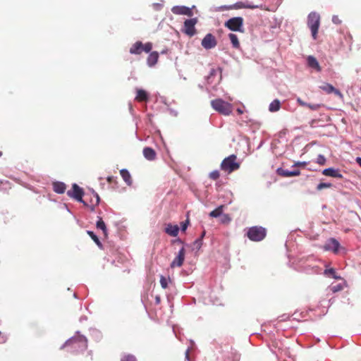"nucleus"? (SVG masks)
Wrapping results in <instances>:
<instances>
[{
  "mask_svg": "<svg viewBox=\"0 0 361 361\" xmlns=\"http://www.w3.org/2000/svg\"><path fill=\"white\" fill-rule=\"evenodd\" d=\"M307 107H308L311 110L316 111V110L319 109V108L321 107V104H308Z\"/></svg>",
  "mask_w": 361,
  "mask_h": 361,
  "instance_id": "38",
  "label": "nucleus"
},
{
  "mask_svg": "<svg viewBox=\"0 0 361 361\" xmlns=\"http://www.w3.org/2000/svg\"><path fill=\"white\" fill-rule=\"evenodd\" d=\"M87 234L90 235V237L94 240V242L99 247H102V243L100 242L99 238L97 237V235L93 232V231H87Z\"/></svg>",
  "mask_w": 361,
  "mask_h": 361,
  "instance_id": "29",
  "label": "nucleus"
},
{
  "mask_svg": "<svg viewBox=\"0 0 361 361\" xmlns=\"http://www.w3.org/2000/svg\"><path fill=\"white\" fill-rule=\"evenodd\" d=\"M356 161L358 163L359 166L361 167V159H356Z\"/></svg>",
  "mask_w": 361,
  "mask_h": 361,
  "instance_id": "51",
  "label": "nucleus"
},
{
  "mask_svg": "<svg viewBox=\"0 0 361 361\" xmlns=\"http://www.w3.org/2000/svg\"><path fill=\"white\" fill-rule=\"evenodd\" d=\"M188 225H189V220L188 219H187L185 221H183L181 223V231H185L187 229Z\"/></svg>",
  "mask_w": 361,
  "mask_h": 361,
  "instance_id": "39",
  "label": "nucleus"
},
{
  "mask_svg": "<svg viewBox=\"0 0 361 361\" xmlns=\"http://www.w3.org/2000/svg\"><path fill=\"white\" fill-rule=\"evenodd\" d=\"M185 359L188 360V361L190 360V357H189V349H188L185 352Z\"/></svg>",
  "mask_w": 361,
  "mask_h": 361,
  "instance_id": "44",
  "label": "nucleus"
},
{
  "mask_svg": "<svg viewBox=\"0 0 361 361\" xmlns=\"http://www.w3.org/2000/svg\"><path fill=\"white\" fill-rule=\"evenodd\" d=\"M179 228L177 225L168 224L165 232L171 236L176 237L178 234Z\"/></svg>",
  "mask_w": 361,
  "mask_h": 361,
  "instance_id": "18",
  "label": "nucleus"
},
{
  "mask_svg": "<svg viewBox=\"0 0 361 361\" xmlns=\"http://www.w3.org/2000/svg\"><path fill=\"white\" fill-rule=\"evenodd\" d=\"M307 25L311 30L313 39H316L320 25V16L316 12H311L307 17Z\"/></svg>",
  "mask_w": 361,
  "mask_h": 361,
  "instance_id": "4",
  "label": "nucleus"
},
{
  "mask_svg": "<svg viewBox=\"0 0 361 361\" xmlns=\"http://www.w3.org/2000/svg\"><path fill=\"white\" fill-rule=\"evenodd\" d=\"M212 107L218 113L228 116L233 111V105L222 99H216L211 101Z\"/></svg>",
  "mask_w": 361,
  "mask_h": 361,
  "instance_id": "3",
  "label": "nucleus"
},
{
  "mask_svg": "<svg viewBox=\"0 0 361 361\" xmlns=\"http://www.w3.org/2000/svg\"><path fill=\"white\" fill-rule=\"evenodd\" d=\"M91 209H92V210H94V206H92V207H91Z\"/></svg>",
  "mask_w": 361,
  "mask_h": 361,
  "instance_id": "55",
  "label": "nucleus"
},
{
  "mask_svg": "<svg viewBox=\"0 0 361 361\" xmlns=\"http://www.w3.org/2000/svg\"><path fill=\"white\" fill-rule=\"evenodd\" d=\"M322 174L326 176H330L333 178H342L343 175L341 173L338 169H336L334 168H327L322 171Z\"/></svg>",
  "mask_w": 361,
  "mask_h": 361,
  "instance_id": "15",
  "label": "nucleus"
},
{
  "mask_svg": "<svg viewBox=\"0 0 361 361\" xmlns=\"http://www.w3.org/2000/svg\"><path fill=\"white\" fill-rule=\"evenodd\" d=\"M201 44L205 49H211L216 46L217 41L212 34L208 33L202 39Z\"/></svg>",
  "mask_w": 361,
  "mask_h": 361,
  "instance_id": "10",
  "label": "nucleus"
},
{
  "mask_svg": "<svg viewBox=\"0 0 361 361\" xmlns=\"http://www.w3.org/2000/svg\"><path fill=\"white\" fill-rule=\"evenodd\" d=\"M243 18L242 17H234L225 23V26L231 31L243 32Z\"/></svg>",
  "mask_w": 361,
  "mask_h": 361,
  "instance_id": "7",
  "label": "nucleus"
},
{
  "mask_svg": "<svg viewBox=\"0 0 361 361\" xmlns=\"http://www.w3.org/2000/svg\"><path fill=\"white\" fill-rule=\"evenodd\" d=\"M229 39L232 43V45L234 48L238 49L240 47V42L238 41V38L236 35L230 33L228 35Z\"/></svg>",
  "mask_w": 361,
  "mask_h": 361,
  "instance_id": "27",
  "label": "nucleus"
},
{
  "mask_svg": "<svg viewBox=\"0 0 361 361\" xmlns=\"http://www.w3.org/2000/svg\"><path fill=\"white\" fill-rule=\"evenodd\" d=\"M332 21L335 24H341V20L339 19L338 16H333Z\"/></svg>",
  "mask_w": 361,
  "mask_h": 361,
  "instance_id": "40",
  "label": "nucleus"
},
{
  "mask_svg": "<svg viewBox=\"0 0 361 361\" xmlns=\"http://www.w3.org/2000/svg\"><path fill=\"white\" fill-rule=\"evenodd\" d=\"M319 88L326 92L327 94L334 93L335 95L338 96L340 98L343 97V94L340 90L336 89L332 85L329 83H324L319 86Z\"/></svg>",
  "mask_w": 361,
  "mask_h": 361,
  "instance_id": "13",
  "label": "nucleus"
},
{
  "mask_svg": "<svg viewBox=\"0 0 361 361\" xmlns=\"http://www.w3.org/2000/svg\"><path fill=\"white\" fill-rule=\"evenodd\" d=\"M325 160L326 159H318L317 163H319V164H322L324 162Z\"/></svg>",
  "mask_w": 361,
  "mask_h": 361,
  "instance_id": "46",
  "label": "nucleus"
},
{
  "mask_svg": "<svg viewBox=\"0 0 361 361\" xmlns=\"http://www.w3.org/2000/svg\"><path fill=\"white\" fill-rule=\"evenodd\" d=\"M67 195L68 197L84 204V205H87V204L82 200V196L84 195L83 190L76 183L73 184L72 190H68Z\"/></svg>",
  "mask_w": 361,
  "mask_h": 361,
  "instance_id": "6",
  "label": "nucleus"
},
{
  "mask_svg": "<svg viewBox=\"0 0 361 361\" xmlns=\"http://www.w3.org/2000/svg\"><path fill=\"white\" fill-rule=\"evenodd\" d=\"M121 361H137V360L134 355L128 354L123 355L121 357Z\"/></svg>",
  "mask_w": 361,
  "mask_h": 361,
  "instance_id": "32",
  "label": "nucleus"
},
{
  "mask_svg": "<svg viewBox=\"0 0 361 361\" xmlns=\"http://www.w3.org/2000/svg\"><path fill=\"white\" fill-rule=\"evenodd\" d=\"M227 158H231V159L236 158V156L234 154H232V155L228 156Z\"/></svg>",
  "mask_w": 361,
  "mask_h": 361,
  "instance_id": "50",
  "label": "nucleus"
},
{
  "mask_svg": "<svg viewBox=\"0 0 361 361\" xmlns=\"http://www.w3.org/2000/svg\"><path fill=\"white\" fill-rule=\"evenodd\" d=\"M333 185L331 183H320L317 185V190H322L323 189L331 188Z\"/></svg>",
  "mask_w": 361,
  "mask_h": 361,
  "instance_id": "31",
  "label": "nucleus"
},
{
  "mask_svg": "<svg viewBox=\"0 0 361 361\" xmlns=\"http://www.w3.org/2000/svg\"><path fill=\"white\" fill-rule=\"evenodd\" d=\"M202 245V240L201 238L196 239L193 243V249L199 250Z\"/></svg>",
  "mask_w": 361,
  "mask_h": 361,
  "instance_id": "34",
  "label": "nucleus"
},
{
  "mask_svg": "<svg viewBox=\"0 0 361 361\" xmlns=\"http://www.w3.org/2000/svg\"><path fill=\"white\" fill-rule=\"evenodd\" d=\"M224 205H220L209 213V216L212 218H217L221 216L223 212Z\"/></svg>",
  "mask_w": 361,
  "mask_h": 361,
  "instance_id": "25",
  "label": "nucleus"
},
{
  "mask_svg": "<svg viewBox=\"0 0 361 361\" xmlns=\"http://www.w3.org/2000/svg\"><path fill=\"white\" fill-rule=\"evenodd\" d=\"M219 176V172L217 170H214L209 173V178L212 180L218 179Z\"/></svg>",
  "mask_w": 361,
  "mask_h": 361,
  "instance_id": "35",
  "label": "nucleus"
},
{
  "mask_svg": "<svg viewBox=\"0 0 361 361\" xmlns=\"http://www.w3.org/2000/svg\"><path fill=\"white\" fill-rule=\"evenodd\" d=\"M280 108H281V102L278 99H276L274 101H272L269 106V110L271 112L278 111L280 109Z\"/></svg>",
  "mask_w": 361,
  "mask_h": 361,
  "instance_id": "24",
  "label": "nucleus"
},
{
  "mask_svg": "<svg viewBox=\"0 0 361 361\" xmlns=\"http://www.w3.org/2000/svg\"><path fill=\"white\" fill-rule=\"evenodd\" d=\"M339 247V242L334 238H329L323 246L324 250L332 251L334 253H338Z\"/></svg>",
  "mask_w": 361,
  "mask_h": 361,
  "instance_id": "11",
  "label": "nucleus"
},
{
  "mask_svg": "<svg viewBox=\"0 0 361 361\" xmlns=\"http://www.w3.org/2000/svg\"><path fill=\"white\" fill-rule=\"evenodd\" d=\"M177 241H178V243H183V242H182V240H180V239H178V240H177Z\"/></svg>",
  "mask_w": 361,
  "mask_h": 361,
  "instance_id": "54",
  "label": "nucleus"
},
{
  "mask_svg": "<svg viewBox=\"0 0 361 361\" xmlns=\"http://www.w3.org/2000/svg\"><path fill=\"white\" fill-rule=\"evenodd\" d=\"M197 23L196 18L185 20L183 32L187 35L192 37L196 33L195 25Z\"/></svg>",
  "mask_w": 361,
  "mask_h": 361,
  "instance_id": "8",
  "label": "nucleus"
},
{
  "mask_svg": "<svg viewBox=\"0 0 361 361\" xmlns=\"http://www.w3.org/2000/svg\"><path fill=\"white\" fill-rule=\"evenodd\" d=\"M297 101H298V104H299L300 106H306V107H307V104H308L307 103H306V102H303V101H302V99H298V100H297Z\"/></svg>",
  "mask_w": 361,
  "mask_h": 361,
  "instance_id": "42",
  "label": "nucleus"
},
{
  "mask_svg": "<svg viewBox=\"0 0 361 361\" xmlns=\"http://www.w3.org/2000/svg\"><path fill=\"white\" fill-rule=\"evenodd\" d=\"M66 346L71 348V353L83 352L87 348V339L85 336L80 334L79 331H77L74 336L69 338L63 345H62L61 349H63Z\"/></svg>",
  "mask_w": 361,
  "mask_h": 361,
  "instance_id": "1",
  "label": "nucleus"
},
{
  "mask_svg": "<svg viewBox=\"0 0 361 361\" xmlns=\"http://www.w3.org/2000/svg\"><path fill=\"white\" fill-rule=\"evenodd\" d=\"M318 158L322 159V158H324V157H323L322 155L319 154V155L318 156Z\"/></svg>",
  "mask_w": 361,
  "mask_h": 361,
  "instance_id": "52",
  "label": "nucleus"
},
{
  "mask_svg": "<svg viewBox=\"0 0 361 361\" xmlns=\"http://www.w3.org/2000/svg\"><path fill=\"white\" fill-rule=\"evenodd\" d=\"M143 154L145 158H154L156 155L154 150L150 147H145L143 149Z\"/></svg>",
  "mask_w": 361,
  "mask_h": 361,
  "instance_id": "28",
  "label": "nucleus"
},
{
  "mask_svg": "<svg viewBox=\"0 0 361 361\" xmlns=\"http://www.w3.org/2000/svg\"><path fill=\"white\" fill-rule=\"evenodd\" d=\"M158 59H159V54H158V52L153 51V52L150 53L149 55L147 57V63H148V65L149 66H154L157 63Z\"/></svg>",
  "mask_w": 361,
  "mask_h": 361,
  "instance_id": "23",
  "label": "nucleus"
},
{
  "mask_svg": "<svg viewBox=\"0 0 361 361\" xmlns=\"http://www.w3.org/2000/svg\"><path fill=\"white\" fill-rule=\"evenodd\" d=\"M155 300H156V303L159 304L160 302V298H159V296H156Z\"/></svg>",
  "mask_w": 361,
  "mask_h": 361,
  "instance_id": "45",
  "label": "nucleus"
},
{
  "mask_svg": "<svg viewBox=\"0 0 361 361\" xmlns=\"http://www.w3.org/2000/svg\"><path fill=\"white\" fill-rule=\"evenodd\" d=\"M342 288L341 286V285H336V286H334L331 288V290L334 292V293H336L337 291H339L341 290Z\"/></svg>",
  "mask_w": 361,
  "mask_h": 361,
  "instance_id": "41",
  "label": "nucleus"
},
{
  "mask_svg": "<svg viewBox=\"0 0 361 361\" xmlns=\"http://www.w3.org/2000/svg\"><path fill=\"white\" fill-rule=\"evenodd\" d=\"M112 178H113V177H111V176H109V177L107 178V181H108L109 183H111V182Z\"/></svg>",
  "mask_w": 361,
  "mask_h": 361,
  "instance_id": "49",
  "label": "nucleus"
},
{
  "mask_svg": "<svg viewBox=\"0 0 361 361\" xmlns=\"http://www.w3.org/2000/svg\"><path fill=\"white\" fill-rule=\"evenodd\" d=\"M308 66L312 68H314L317 71H321V67L315 57L309 56L307 57Z\"/></svg>",
  "mask_w": 361,
  "mask_h": 361,
  "instance_id": "22",
  "label": "nucleus"
},
{
  "mask_svg": "<svg viewBox=\"0 0 361 361\" xmlns=\"http://www.w3.org/2000/svg\"><path fill=\"white\" fill-rule=\"evenodd\" d=\"M245 235L254 242H259L264 240L267 235V229L262 226H254L247 228Z\"/></svg>",
  "mask_w": 361,
  "mask_h": 361,
  "instance_id": "2",
  "label": "nucleus"
},
{
  "mask_svg": "<svg viewBox=\"0 0 361 361\" xmlns=\"http://www.w3.org/2000/svg\"><path fill=\"white\" fill-rule=\"evenodd\" d=\"M96 226L97 228L102 230L104 235H106L107 230H106V224L101 217H98V220L97 221Z\"/></svg>",
  "mask_w": 361,
  "mask_h": 361,
  "instance_id": "26",
  "label": "nucleus"
},
{
  "mask_svg": "<svg viewBox=\"0 0 361 361\" xmlns=\"http://www.w3.org/2000/svg\"><path fill=\"white\" fill-rule=\"evenodd\" d=\"M82 319H86V318H85V317H80V322H81Z\"/></svg>",
  "mask_w": 361,
  "mask_h": 361,
  "instance_id": "53",
  "label": "nucleus"
},
{
  "mask_svg": "<svg viewBox=\"0 0 361 361\" xmlns=\"http://www.w3.org/2000/svg\"><path fill=\"white\" fill-rule=\"evenodd\" d=\"M94 197H95V198H96L95 205H97V204H99V200H100L99 197V195H98V194H97V193H94Z\"/></svg>",
  "mask_w": 361,
  "mask_h": 361,
  "instance_id": "43",
  "label": "nucleus"
},
{
  "mask_svg": "<svg viewBox=\"0 0 361 361\" xmlns=\"http://www.w3.org/2000/svg\"><path fill=\"white\" fill-rule=\"evenodd\" d=\"M66 185L63 182L56 181L53 183V190L58 194H63L65 192Z\"/></svg>",
  "mask_w": 361,
  "mask_h": 361,
  "instance_id": "19",
  "label": "nucleus"
},
{
  "mask_svg": "<svg viewBox=\"0 0 361 361\" xmlns=\"http://www.w3.org/2000/svg\"><path fill=\"white\" fill-rule=\"evenodd\" d=\"M160 284L163 288L166 289L168 287V279L165 276H161Z\"/></svg>",
  "mask_w": 361,
  "mask_h": 361,
  "instance_id": "33",
  "label": "nucleus"
},
{
  "mask_svg": "<svg viewBox=\"0 0 361 361\" xmlns=\"http://www.w3.org/2000/svg\"><path fill=\"white\" fill-rule=\"evenodd\" d=\"M143 44L138 41L132 45L130 49V53L132 54H140L142 52Z\"/></svg>",
  "mask_w": 361,
  "mask_h": 361,
  "instance_id": "20",
  "label": "nucleus"
},
{
  "mask_svg": "<svg viewBox=\"0 0 361 361\" xmlns=\"http://www.w3.org/2000/svg\"><path fill=\"white\" fill-rule=\"evenodd\" d=\"M120 174L122 177V178L123 179V180L125 181V183L128 185H131L132 183H133V180H132V178H131V176L129 173V171L127 170V169H121L120 171Z\"/></svg>",
  "mask_w": 361,
  "mask_h": 361,
  "instance_id": "21",
  "label": "nucleus"
},
{
  "mask_svg": "<svg viewBox=\"0 0 361 361\" xmlns=\"http://www.w3.org/2000/svg\"><path fill=\"white\" fill-rule=\"evenodd\" d=\"M235 159H223L221 164V169L230 173L240 167V164L235 162Z\"/></svg>",
  "mask_w": 361,
  "mask_h": 361,
  "instance_id": "9",
  "label": "nucleus"
},
{
  "mask_svg": "<svg viewBox=\"0 0 361 361\" xmlns=\"http://www.w3.org/2000/svg\"><path fill=\"white\" fill-rule=\"evenodd\" d=\"M2 156V152L0 151V157Z\"/></svg>",
  "mask_w": 361,
  "mask_h": 361,
  "instance_id": "56",
  "label": "nucleus"
},
{
  "mask_svg": "<svg viewBox=\"0 0 361 361\" xmlns=\"http://www.w3.org/2000/svg\"><path fill=\"white\" fill-rule=\"evenodd\" d=\"M237 112H238V114H242L243 113V110L240 109H237Z\"/></svg>",
  "mask_w": 361,
  "mask_h": 361,
  "instance_id": "48",
  "label": "nucleus"
},
{
  "mask_svg": "<svg viewBox=\"0 0 361 361\" xmlns=\"http://www.w3.org/2000/svg\"><path fill=\"white\" fill-rule=\"evenodd\" d=\"M259 8L257 5H253L248 3H243L242 1L237 2L234 4L233 5L231 6L230 8L231 9H240V8Z\"/></svg>",
  "mask_w": 361,
  "mask_h": 361,
  "instance_id": "17",
  "label": "nucleus"
},
{
  "mask_svg": "<svg viewBox=\"0 0 361 361\" xmlns=\"http://www.w3.org/2000/svg\"><path fill=\"white\" fill-rule=\"evenodd\" d=\"M306 164V162H297L295 163L292 168L293 169H285L283 167H279L276 169L277 173L283 177H291V176H295L300 174V171L297 169H295V166L299 165L305 166Z\"/></svg>",
  "mask_w": 361,
  "mask_h": 361,
  "instance_id": "5",
  "label": "nucleus"
},
{
  "mask_svg": "<svg viewBox=\"0 0 361 361\" xmlns=\"http://www.w3.org/2000/svg\"><path fill=\"white\" fill-rule=\"evenodd\" d=\"M221 221L222 223H228L231 221V218L229 217V216L228 214H221Z\"/></svg>",
  "mask_w": 361,
  "mask_h": 361,
  "instance_id": "37",
  "label": "nucleus"
},
{
  "mask_svg": "<svg viewBox=\"0 0 361 361\" xmlns=\"http://www.w3.org/2000/svg\"><path fill=\"white\" fill-rule=\"evenodd\" d=\"M174 14L177 15H185L191 17L193 15L192 10L186 6H173L171 9Z\"/></svg>",
  "mask_w": 361,
  "mask_h": 361,
  "instance_id": "14",
  "label": "nucleus"
},
{
  "mask_svg": "<svg viewBox=\"0 0 361 361\" xmlns=\"http://www.w3.org/2000/svg\"><path fill=\"white\" fill-rule=\"evenodd\" d=\"M204 235H205V231H203L199 238H201V240H202Z\"/></svg>",
  "mask_w": 361,
  "mask_h": 361,
  "instance_id": "47",
  "label": "nucleus"
},
{
  "mask_svg": "<svg viewBox=\"0 0 361 361\" xmlns=\"http://www.w3.org/2000/svg\"><path fill=\"white\" fill-rule=\"evenodd\" d=\"M135 100L139 102H147L149 100V94L144 90L137 89L136 90Z\"/></svg>",
  "mask_w": 361,
  "mask_h": 361,
  "instance_id": "16",
  "label": "nucleus"
},
{
  "mask_svg": "<svg viewBox=\"0 0 361 361\" xmlns=\"http://www.w3.org/2000/svg\"><path fill=\"white\" fill-rule=\"evenodd\" d=\"M152 44L150 42H147L145 44H143L142 47V51H144L146 53L149 52L152 50Z\"/></svg>",
  "mask_w": 361,
  "mask_h": 361,
  "instance_id": "36",
  "label": "nucleus"
},
{
  "mask_svg": "<svg viewBox=\"0 0 361 361\" xmlns=\"http://www.w3.org/2000/svg\"><path fill=\"white\" fill-rule=\"evenodd\" d=\"M185 251L184 247H181L178 252L177 256L173 259L171 263V267H180L183 265L185 259Z\"/></svg>",
  "mask_w": 361,
  "mask_h": 361,
  "instance_id": "12",
  "label": "nucleus"
},
{
  "mask_svg": "<svg viewBox=\"0 0 361 361\" xmlns=\"http://www.w3.org/2000/svg\"><path fill=\"white\" fill-rule=\"evenodd\" d=\"M324 275H331L332 277L335 279H341L340 276H337L335 271V269L333 268L326 269L324 271Z\"/></svg>",
  "mask_w": 361,
  "mask_h": 361,
  "instance_id": "30",
  "label": "nucleus"
}]
</instances>
